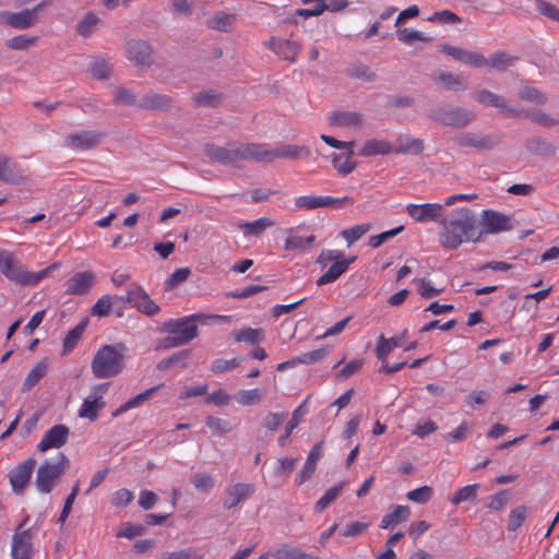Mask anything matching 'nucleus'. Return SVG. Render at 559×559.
Masks as SVG:
<instances>
[{
	"label": "nucleus",
	"mask_w": 559,
	"mask_h": 559,
	"mask_svg": "<svg viewBox=\"0 0 559 559\" xmlns=\"http://www.w3.org/2000/svg\"><path fill=\"white\" fill-rule=\"evenodd\" d=\"M440 225L439 243L448 250H455L464 242H476L481 237L477 230L476 215L466 206L455 209L447 216L442 215Z\"/></svg>",
	"instance_id": "f257e3e1"
},
{
	"label": "nucleus",
	"mask_w": 559,
	"mask_h": 559,
	"mask_svg": "<svg viewBox=\"0 0 559 559\" xmlns=\"http://www.w3.org/2000/svg\"><path fill=\"white\" fill-rule=\"evenodd\" d=\"M60 267V262H55L38 272L28 271L25 265L7 250H0V272L10 282L20 286H35L46 278L51 272Z\"/></svg>",
	"instance_id": "f03ea898"
},
{
	"label": "nucleus",
	"mask_w": 559,
	"mask_h": 559,
	"mask_svg": "<svg viewBox=\"0 0 559 559\" xmlns=\"http://www.w3.org/2000/svg\"><path fill=\"white\" fill-rule=\"evenodd\" d=\"M126 346L122 343L104 345L95 353L91 369L96 379L118 376L124 368Z\"/></svg>",
	"instance_id": "7ed1b4c3"
},
{
	"label": "nucleus",
	"mask_w": 559,
	"mask_h": 559,
	"mask_svg": "<svg viewBox=\"0 0 559 559\" xmlns=\"http://www.w3.org/2000/svg\"><path fill=\"white\" fill-rule=\"evenodd\" d=\"M259 150L260 144L255 143L230 144L226 147L215 144L205 146L209 158L231 167H240L246 160L259 162Z\"/></svg>",
	"instance_id": "20e7f679"
},
{
	"label": "nucleus",
	"mask_w": 559,
	"mask_h": 559,
	"mask_svg": "<svg viewBox=\"0 0 559 559\" xmlns=\"http://www.w3.org/2000/svg\"><path fill=\"white\" fill-rule=\"evenodd\" d=\"M356 257L346 258L345 253L336 249H323L318 255L316 263L326 271L317 280L318 286H324L337 281L345 274L349 265L355 262Z\"/></svg>",
	"instance_id": "39448f33"
},
{
	"label": "nucleus",
	"mask_w": 559,
	"mask_h": 559,
	"mask_svg": "<svg viewBox=\"0 0 559 559\" xmlns=\"http://www.w3.org/2000/svg\"><path fill=\"white\" fill-rule=\"evenodd\" d=\"M205 314L195 313L180 319H170L164 323V331L169 334L165 340L166 346L176 347L188 344L198 336L197 321H202Z\"/></svg>",
	"instance_id": "423d86ee"
},
{
	"label": "nucleus",
	"mask_w": 559,
	"mask_h": 559,
	"mask_svg": "<svg viewBox=\"0 0 559 559\" xmlns=\"http://www.w3.org/2000/svg\"><path fill=\"white\" fill-rule=\"evenodd\" d=\"M69 465V459L61 452L52 459L45 460L36 472L35 485L37 490L41 493H49L66 474Z\"/></svg>",
	"instance_id": "0eeeda50"
},
{
	"label": "nucleus",
	"mask_w": 559,
	"mask_h": 559,
	"mask_svg": "<svg viewBox=\"0 0 559 559\" xmlns=\"http://www.w3.org/2000/svg\"><path fill=\"white\" fill-rule=\"evenodd\" d=\"M122 302H129L145 316L153 317L160 310L159 306L148 296L144 288L135 283L127 287L126 295L120 296Z\"/></svg>",
	"instance_id": "6e6552de"
},
{
	"label": "nucleus",
	"mask_w": 559,
	"mask_h": 559,
	"mask_svg": "<svg viewBox=\"0 0 559 559\" xmlns=\"http://www.w3.org/2000/svg\"><path fill=\"white\" fill-rule=\"evenodd\" d=\"M109 383H99L91 389L88 396L83 401L79 408V417L94 421L98 418L99 412L106 406L104 395L108 390Z\"/></svg>",
	"instance_id": "1a4fd4ad"
},
{
	"label": "nucleus",
	"mask_w": 559,
	"mask_h": 559,
	"mask_svg": "<svg viewBox=\"0 0 559 559\" xmlns=\"http://www.w3.org/2000/svg\"><path fill=\"white\" fill-rule=\"evenodd\" d=\"M429 117L444 126L464 127L474 118V114L463 108H439L432 110Z\"/></svg>",
	"instance_id": "9d476101"
},
{
	"label": "nucleus",
	"mask_w": 559,
	"mask_h": 559,
	"mask_svg": "<svg viewBox=\"0 0 559 559\" xmlns=\"http://www.w3.org/2000/svg\"><path fill=\"white\" fill-rule=\"evenodd\" d=\"M444 205L440 203H424L406 205V213L416 223L437 222L442 218Z\"/></svg>",
	"instance_id": "9b49d317"
},
{
	"label": "nucleus",
	"mask_w": 559,
	"mask_h": 559,
	"mask_svg": "<svg viewBox=\"0 0 559 559\" xmlns=\"http://www.w3.org/2000/svg\"><path fill=\"white\" fill-rule=\"evenodd\" d=\"M103 136V133L94 130L78 131L66 136L64 146L75 151H88L95 148Z\"/></svg>",
	"instance_id": "f8f14e48"
},
{
	"label": "nucleus",
	"mask_w": 559,
	"mask_h": 559,
	"mask_svg": "<svg viewBox=\"0 0 559 559\" xmlns=\"http://www.w3.org/2000/svg\"><path fill=\"white\" fill-rule=\"evenodd\" d=\"M35 466V459L29 457L20 463L10 472L9 480L13 492H15L16 495H22L24 492L25 487L31 480Z\"/></svg>",
	"instance_id": "ddd939ff"
},
{
	"label": "nucleus",
	"mask_w": 559,
	"mask_h": 559,
	"mask_svg": "<svg viewBox=\"0 0 559 559\" xmlns=\"http://www.w3.org/2000/svg\"><path fill=\"white\" fill-rule=\"evenodd\" d=\"M305 154H310L309 148L299 145H283L275 150H269L266 145L260 144L259 162H272L275 158L295 159Z\"/></svg>",
	"instance_id": "4468645a"
},
{
	"label": "nucleus",
	"mask_w": 559,
	"mask_h": 559,
	"mask_svg": "<svg viewBox=\"0 0 559 559\" xmlns=\"http://www.w3.org/2000/svg\"><path fill=\"white\" fill-rule=\"evenodd\" d=\"M480 224L483 227L481 234L484 233L486 235L498 234L512 228L509 216L492 210H484L481 212Z\"/></svg>",
	"instance_id": "2eb2a0df"
},
{
	"label": "nucleus",
	"mask_w": 559,
	"mask_h": 559,
	"mask_svg": "<svg viewBox=\"0 0 559 559\" xmlns=\"http://www.w3.org/2000/svg\"><path fill=\"white\" fill-rule=\"evenodd\" d=\"M69 435L70 430L66 425H55L45 432L37 444V449L40 452H46L50 449H59L67 443Z\"/></svg>",
	"instance_id": "dca6fc26"
},
{
	"label": "nucleus",
	"mask_w": 559,
	"mask_h": 559,
	"mask_svg": "<svg viewBox=\"0 0 559 559\" xmlns=\"http://www.w3.org/2000/svg\"><path fill=\"white\" fill-rule=\"evenodd\" d=\"M265 46L278 58L289 62H295L301 51V46L297 41L280 37H271L270 40L265 43Z\"/></svg>",
	"instance_id": "f3484780"
},
{
	"label": "nucleus",
	"mask_w": 559,
	"mask_h": 559,
	"mask_svg": "<svg viewBox=\"0 0 559 559\" xmlns=\"http://www.w3.org/2000/svg\"><path fill=\"white\" fill-rule=\"evenodd\" d=\"M25 519L16 528L12 539V557L14 559H29L32 555V534L29 530H24Z\"/></svg>",
	"instance_id": "a211bd4d"
},
{
	"label": "nucleus",
	"mask_w": 559,
	"mask_h": 559,
	"mask_svg": "<svg viewBox=\"0 0 559 559\" xmlns=\"http://www.w3.org/2000/svg\"><path fill=\"white\" fill-rule=\"evenodd\" d=\"M40 8L41 4H38L32 9L9 12L4 15V23L15 29H27L37 22V12Z\"/></svg>",
	"instance_id": "6ab92c4d"
},
{
	"label": "nucleus",
	"mask_w": 559,
	"mask_h": 559,
	"mask_svg": "<svg viewBox=\"0 0 559 559\" xmlns=\"http://www.w3.org/2000/svg\"><path fill=\"white\" fill-rule=\"evenodd\" d=\"M96 281L95 275L90 272H78L70 277L67 283V294L69 295H85L94 286Z\"/></svg>",
	"instance_id": "aec40b11"
},
{
	"label": "nucleus",
	"mask_w": 559,
	"mask_h": 559,
	"mask_svg": "<svg viewBox=\"0 0 559 559\" xmlns=\"http://www.w3.org/2000/svg\"><path fill=\"white\" fill-rule=\"evenodd\" d=\"M225 492L224 508L229 510L249 498L254 492V487L250 484L238 483L228 486Z\"/></svg>",
	"instance_id": "412c9836"
},
{
	"label": "nucleus",
	"mask_w": 559,
	"mask_h": 559,
	"mask_svg": "<svg viewBox=\"0 0 559 559\" xmlns=\"http://www.w3.org/2000/svg\"><path fill=\"white\" fill-rule=\"evenodd\" d=\"M152 49L150 45L142 40H130L127 44V57L138 66L151 63Z\"/></svg>",
	"instance_id": "4be33fe9"
},
{
	"label": "nucleus",
	"mask_w": 559,
	"mask_h": 559,
	"mask_svg": "<svg viewBox=\"0 0 559 559\" xmlns=\"http://www.w3.org/2000/svg\"><path fill=\"white\" fill-rule=\"evenodd\" d=\"M322 447H323V442H318L310 450L302 469L299 472V474L296 477V483L298 485H302L304 483L309 480L311 478V476L313 475V473L316 472L317 463L320 460V457L322 456Z\"/></svg>",
	"instance_id": "5701e85b"
},
{
	"label": "nucleus",
	"mask_w": 559,
	"mask_h": 559,
	"mask_svg": "<svg viewBox=\"0 0 559 559\" xmlns=\"http://www.w3.org/2000/svg\"><path fill=\"white\" fill-rule=\"evenodd\" d=\"M330 124L360 129L364 124V116L356 111H334L330 116Z\"/></svg>",
	"instance_id": "b1692460"
},
{
	"label": "nucleus",
	"mask_w": 559,
	"mask_h": 559,
	"mask_svg": "<svg viewBox=\"0 0 559 559\" xmlns=\"http://www.w3.org/2000/svg\"><path fill=\"white\" fill-rule=\"evenodd\" d=\"M173 100L169 96L156 93H148L140 98L138 106L142 109L167 110L171 107Z\"/></svg>",
	"instance_id": "393cba45"
},
{
	"label": "nucleus",
	"mask_w": 559,
	"mask_h": 559,
	"mask_svg": "<svg viewBox=\"0 0 559 559\" xmlns=\"http://www.w3.org/2000/svg\"><path fill=\"white\" fill-rule=\"evenodd\" d=\"M393 151L389 141L370 139L367 140L361 148L358 151L359 156L370 157L376 155H388Z\"/></svg>",
	"instance_id": "a878e982"
},
{
	"label": "nucleus",
	"mask_w": 559,
	"mask_h": 559,
	"mask_svg": "<svg viewBox=\"0 0 559 559\" xmlns=\"http://www.w3.org/2000/svg\"><path fill=\"white\" fill-rule=\"evenodd\" d=\"M406 331L401 336L386 338L381 335L376 345V357L384 362L386 361L388 356L393 352L394 348L401 346L403 344Z\"/></svg>",
	"instance_id": "bb28decb"
},
{
	"label": "nucleus",
	"mask_w": 559,
	"mask_h": 559,
	"mask_svg": "<svg viewBox=\"0 0 559 559\" xmlns=\"http://www.w3.org/2000/svg\"><path fill=\"white\" fill-rule=\"evenodd\" d=\"M475 99L484 105L492 106L501 111L514 114L515 110L507 105V100L500 95L492 93L488 90H480L476 93Z\"/></svg>",
	"instance_id": "cd10ccee"
},
{
	"label": "nucleus",
	"mask_w": 559,
	"mask_h": 559,
	"mask_svg": "<svg viewBox=\"0 0 559 559\" xmlns=\"http://www.w3.org/2000/svg\"><path fill=\"white\" fill-rule=\"evenodd\" d=\"M411 515L409 507L396 506L390 513L385 514L381 522L380 527L383 530L393 528L397 524L408 520Z\"/></svg>",
	"instance_id": "c85d7f7f"
},
{
	"label": "nucleus",
	"mask_w": 559,
	"mask_h": 559,
	"mask_svg": "<svg viewBox=\"0 0 559 559\" xmlns=\"http://www.w3.org/2000/svg\"><path fill=\"white\" fill-rule=\"evenodd\" d=\"M15 164L10 157L0 153V181L5 183L19 185L23 182V177L15 174Z\"/></svg>",
	"instance_id": "c756f323"
},
{
	"label": "nucleus",
	"mask_w": 559,
	"mask_h": 559,
	"mask_svg": "<svg viewBox=\"0 0 559 559\" xmlns=\"http://www.w3.org/2000/svg\"><path fill=\"white\" fill-rule=\"evenodd\" d=\"M286 231L289 234L284 242V249L286 251H305L316 240L314 235H310L307 237L294 235L292 228L287 229Z\"/></svg>",
	"instance_id": "7c9ffc66"
},
{
	"label": "nucleus",
	"mask_w": 559,
	"mask_h": 559,
	"mask_svg": "<svg viewBox=\"0 0 559 559\" xmlns=\"http://www.w3.org/2000/svg\"><path fill=\"white\" fill-rule=\"evenodd\" d=\"M49 369V361L47 358L41 359L38 361L32 370L27 373L22 389L24 392L29 391L32 388H34L41 378L47 373Z\"/></svg>",
	"instance_id": "2f4dec72"
},
{
	"label": "nucleus",
	"mask_w": 559,
	"mask_h": 559,
	"mask_svg": "<svg viewBox=\"0 0 559 559\" xmlns=\"http://www.w3.org/2000/svg\"><path fill=\"white\" fill-rule=\"evenodd\" d=\"M345 150L346 153L332 155L333 167L344 176L350 174L356 167V164L352 160V156L354 154L353 147H347Z\"/></svg>",
	"instance_id": "473e14b6"
},
{
	"label": "nucleus",
	"mask_w": 559,
	"mask_h": 559,
	"mask_svg": "<svg viewBox=\"0 0 559 559\" xmlns=\"http://www.w3.org/2000/svg\"><path fill=\"white\" fill-rule=\"evenodd\" d=\"M163 384L152 386L147 390H145L142 393H139L134 397L128 400L124 404H122L115 413L114 416H119L124 412H128L129 409H132L134 407H138L139 405L143 404L147 400L152 397V395L162 386Z\"/></svg>",
	"instance_id": "72a5a7b5"
},
{
	"label": "nucleus",
	"mask_w": 559,
	"mask_h": 559,
	"mask_svg": "<svg viewBox=\"0 0 559 559\" xmlns=\"http://www.w3.org/2000/svg\"><path fill=\"white\" fill-rule=\"evenodd\" d=\"M234 21V14L219 11L215 13L210 20H207L206 25L209 28L215 31L227 32L231 28Z\"/></svg>",
	"instance_id": "f704fd0d"
},
{
	"label": "nucleus",
	"mask_w": 559,
	"mask_h": 559,
	"mask_svg": "<svg viewBox=\"0 0 559 559\" xmlns=\"http://www.w3.org/2000/svg\"><path fill=\"white\" fill-rule=\"evenodd\" d=\"M37 36L26 34L16 35L5 41L7 48L16 51H25L37 45Z\"/></svg>",
	"instance_id": "c9c22d12"
},
{
	"label": "nucleus",
	"mask_w": 559,
	"mask_h": 559,
	"mask_svg": "<svg viewBox=\"0 0 559 559\" xmlns=\"http://www.w3.org/2000/svg\"><path fill=\"white\" fill-rule=\"evenodd\" d=\"M86 329V321L80 322L75 328L70 330L63 338L62 354L67 355L72 352L78 343L80 342L84 331Z\"/></svg>",
	"instance_id": "e433bc0d"
},
{
	"label": "nucleus",
	"mask_w": 559,
	"mask_h": 559,
	"mask_svg": "<svg viewBox=\"0 0 559 559\" xmlns=\"http://www.w3.org/2000/svg\"><path fill=\"white\" fill-rule=\"evenodd\" d=\"M236 342H243L255 345L264 340V331L262 329L246 328L234 333Z\"/></svg>",
	"instance_id": "4c0bfd02"
},
{
	"label": "nucleus",
	"mask_w": 559,
	"mask_h": 559,
	"mask_svg": "<svg viewBox=\"0 0 559 559\" xmlns=\"http://www.w3.org/2000/svg\"><path fill=\"white\" fill-rule=\"evenodd\" d=\"M274 223L267 217H260L253 222H248L239 225V228L246 236H259L266 228L272 227Z\"/></svg>",
	"instance_id": "58836bf2"
},
{
	"label": "nucleus",
	"mask_w": 559,
	"mask_h": 559,
	"mask_svg": "<svg viewBox=\"0 0 559 559\" xmlns=\"http://www.w3.org/2000/svg\"><path fill=\"white\" fill-rule=\"evenodd\" d=\"M515 60V57H512L507 52L499 51L492 53L488 59L486 58V67H490L498 71H504L511 67Z\"/></svg>",
	"instance_id": "ea45409f"
},
{
	"label": "nucleus",
	"mask_w": 559,
	"mask_h": 559,
	"mask_svg": "<svg viewBox=\"0 0 559 559\" xmlns=\"http://www.w3.org/2000/svg\"><path fill=\"white\" fill-rule=\"evenodd\" d=\"M433 81L447 90L459 91L464 88L462 78L451 72H441L433 78Z\"/></svg>",
	"instance_id": "a19ab883"
},
{
	"label": "nucleus",
	"mask_w": 559,
	"mask_h": 559,
	"mask_svg": "<svg viewBox=\"0 0 559 559\" xmlns=\"http://www.w3.org/2000/svg\"><path fill=\"white\" fill-rule=\"evenodd\" d=\"M344 483H340L329 488L324 495L317 501L316 510L318 512L324 511L344 490Z\"/></svg>",
	"instance_id": "79ce46f5"
},
{
	"label": "nucleus",
	"mask_w": 559,
	"mask_h": 559,
	"mask_svg": "<svg viewBox=\"0 0 559 559\" xmlns=\"http://www.w3.org/2000/svg\"><path fill=\"white\" fill-rule=\"evenodd\" d=\"M479 484L467 485L460 488L453 497L450 498L452 504L457 506L462 502L474 501L477 498Z\"/></svg>",
	"instance_id": "37998d69"
},
{
	"label": "nucleus",
	"mask_w": 559,
	"mask_h": 559,
	"mask_svg": "<svg viewBox=\"0 0 559 559\" xmlns=\"http://www.w3.org/2000/svg\"><path fill=\"white\" fill-rule=\"evenodd\" d=\"M370 228L371 225L368 223L358 224L342 230L341 236L346 240L347 246L349 247L350 245L359 240L364 235H366L370 230Z\"/></svg>",
	"instance_id": "c03bdc74"
},
{
	"label": "nucleus",
	"mask_w": 559,
	"mask_h": 559,
	"mask_svg": "<svg viewBox=\"0 0 559 559\" xmlns=\"http://www.w3.org/2000/svg\"><path fill=\"white\" fill-rule=\"evenodd\" d=\"M263 396L264 392L258 388L250 390H240L236 395V401L238 404L242 406H249L258 404Z\"/></svg>",
	"instance_id": "a18cd8bd"
},
{
	"label": "nucleus",
	"mask_w": 559,
	"mask_h": 559,
	"mask_svg": "<svg viewBox=\"0 0 559 559\" xmlns=\"http://www.w3.org/2000/svg\"><path fill=\"white\" fill-rule=\"evenodd\" d=\"M457 144L462 147H476L487 150L491 147L490 140L487 138H477L474 134L466 133L457 139Z\"/></svg>",
	"instance_id": "49530a36"
},
{
	"label": "nucleus",
	"mask_w": 559,
	"mask_h": 559,
	"mask_svg": "<svg viewBox=\"0 0 559 559\" xmlns=\"http://www.w3.org/2000/svg\"><path fill=\"white\" fill-rule=\"evenodd\" d=\"M159 559H203V555L195 548L188 547L176 551L164 552Z\"/></svg>",
	"instance_id": "de8ad7c7"
},
{
	"label": "nucleus",
	"mask_w": 559,
	"mask_h": 559,
	"mask_svg": "<svg viewBox=\"0 0 559 559\" xmlns=\"http://www.w3.org/2000/svg\"><path fill=\"white\" fill-rule=\"evenodd\" d=\"M191 274L189 267L177 269L165 282V286L168 290H173L181 283L186 282Z\"/></svg>",
	"instance_id": "09e8293b"
},
{
	"label": "nucleus",
	"mask_w": 559,
	"mask_h": 559,
	"mask_svg": "<svg viewBox=\"0 0 559 559\" xmlns=\"http://www.w3.org/2000/svg\"><path fill=\"white\" fill-rule=\"evenodd\" d=\"M527 515V508L525 506H520L513 509L509 515L508 530L516 531L525 521Z\"/></svg>",
	"instance_id": "8fccbe9b"
},
{
	"label": "nucleus",
	"mask_w": 559,
	"mask_h": 559,
	"mask_svg": "<svg viewBox=\"0 0 559 559\" xmlns=\"http://www.w3.org/2000/svg\"><path fill=\"white\" fill-rule=\"evenodd\" d=\"M397 39L406 45H412L414 41H427L428 38L423 33L412 28H400L396 32Z\"/></svg>",
	"instance_id": "3c124183"
},
{
	"label": "nucleus",
	"mask_w": 559,
	"mask_h": 559,
	"mask_svg": "<svg viewBox=\"0 0 559 559\" xmlns=\"http://www.w3.org/2000/svg\"><path fill=\"white\" fill-rule=\"evenodd\" d=\"M400 147L396 152H414L420 153L424 148V143L419 139L409 138L407 135L400 136L399 139Z\"/></svg>",
	"instance_id": "603ef678"
},
{
	"label": "nucleus",
	"mask_w": 559,
	"mask_h": 559,
	"mask_svg": "<svg viewBox=\"0 0 559 559\" xmlns=\"http://www.w3.org/2000/svg\"><path fill=\"white\" fill-rule=\"evenodd\" d=\"M295 206L299 210L311 211L321 207L320 195H300L295 199Z\"/></svg>",
	"instance_id": "864d4df0"
},
{
	"label": "nucleus",
	"mask_w": 559,
	"mask_h": 559,
	"mask_svg": "<svg viewBox=\"0 0 559 559\" xmlns=\"http://www.w3.org/2000/svg\"><path fill=\"white\" fill-rule=\"evenodd\" d=\"M99 23V19L94 13H87L78 25V33L84 37L92 34L96 25Z\"/></svg>",
	"instance_id": "5fc2aeb1"
},
{
	"label": "nucleus",
	"mask_w": 559,
	"mask_h": 559,
	"mask_svg": "<svg viewBox=\"0 0 559 559\" xmlns=\"http://www.w3.org/2000/svg\"><path fill=\"white\" fill-rule=\"evenodd\" d=\"M433 490L430 486H421L407 492L408 500L417 503H426L431 499Z\"/></svg>",
	"instance_id": "6e6d98bb"
},
{
	"label": "nucleus",
	"mask_w": 559,
	"mask_h": 559,
	"mask_svg": "<svg viewBox=\"0 0 559 559\" xmlns=\"http://www.w3.org/2000/svg\"><path fill=\"white\" fill-rule=\"evenodd\" d=\"M205 425L217 435H225L231 430L229 421L218 417L209 416L205 419Z\"/></svg>",
	"instance_id": "4d7b16f0"
},
{
	"label": "nucleus",
	"mask_w": 559,
	"mask_h": 559,
	"mask_svg": "<svg viewBox=\"0 0 559 559\" xmlns=\"http://www.w3.org/2000/svg\"><path fill=\"white\" fill-rule=\"evenodd\" d=\"M415 283L418 284L420 296L426 299L437 297L443 292V288L433 287L431 281L426 278L415 280Z\"/></svg>",
	"instance_id": "13d9d810"
},
{
	"label": "nucleus",
	"mask_w": 559,
	"mask_h": 559,
	"mask_svg": "<svg viewBox=\"0 0 559 559\" xmlns=\"http://www.w3.org/2000/svg\"><path fill=\"white\" fill-rule=\"evenodd\" d=\"M368 526L369 525L367 523L358 521L352 522L347 524L344 528L340 530L338 535L343 537H357L362 535L367 531Z\"/></svg>",
	"instance_id": "bf43d9fd"
},
{
	"label": "nucleus",
	"mask_w": 559,
	"mask_h": 559,
	"mask_svg": "<svg viewBox=\"0 0 559 559\" xmlns=\"http://www.w3.org/2000/svg\"><path fill=\"white\" fill-rule=\"evenodd\" d=\"M404 229L403 226H397L393 229H390V230H386V231H383L379 235H374V236H371L369 238V241H368V245L371 247V248H378L380 247L382 243H384L385 241H388L390 238L396 236L397 234H400L402 230Z\"/></svg>",
	"instance_id": "052dcab7"
},
{
	"label": "nucleus",
	"mask_w": 559,
	"mask_h": 559,
	"mask_svg": "<svg viewBox=\"0 0 559 559\" xmlns=\"http://www.w3.org/2000/svg\"><path fill=\"white\" fill-rule=\"evenodd\" d=\"M112 307V298L109 295L102 296L93 306L92 313L98 317L108 316Z\"/></svg>",
	"instance_id": "680f3d73"
},
{
	"label": "nucleus",
	"mask_w": 559,
	"mask_h": 559,
	"mask_svg": "<svg viewBox=\"0 0 559 559\" xmlns=\"http://www.w3.org/2000/svg\"><path fill=\"white\" fill-rule=\"evenodd\" d=\"M536 9L540 14L559 22V10L550 2L545 0H536Z\"/></svg>",
	"instance_id": "e2e57ef3"
},
{
	"label": "nucleus",
	"mask_w": 559,
	"mask_h": 559,
	"mask_svg": "<svg viewBox=\"0 0 559 559\" xmlns=\"http://www.w3.org/2000/svg\"><path fill=\"white\" fill-rule=\"evenodd\" d=\"M238 365H239L238 358H233L229 360L217 358V359L213 360V362L211 365V370L214 373H223L227 370H231V369L236 368Z\"/></svg>",
	"instance_id": "0e129e2a"
},
{
	"label": "nucleus",
	"mask_w": 559,
	"mask_h": 559,
	"mask_svg": "<svg viewBox=\"0 0 559 559\" xmlns=\"http://www.w3.org/2000/svg\"><path fill=\"white\" fill-rule=\"evenodd\" d=\"M91 72L94 78L105 80L109 78L110 68L108 63L103 59H96L91 64Z\"/></svg>",
	"instance_id": "69168bd1"
},
{
	"label": "nucleus",
	"mask_w": 559,
	"mask_h": 559,
	"mask_svg": "<svg viewBox=\"0 0 559 559\" xmlns=\"http://www.w3.org/2000/svg\"><path fill=\"white\" fill-rule=\"evenodd\" d=\"M192 484L199 491L206 492L214 487V479L207 474H197L192 479Z\"/></svg>",
	"instance_id": "338daca9"
},
{
	"label": "nucleus",
	"mask_w": 559,
	"mask_h": 559,
	"mask_svg": "<svg viewBox=\"0 0 559 559\" xmlns=\"http://www.w3.org/2000/svg\"><path fill=\"white\" fill-rule=\"evenodd\" d=\"M299 548L284 544L280 546L274 552L273 558L275 559H297Z\"/></svg>",
	"instance_id": "774afa93"
}]
</instances>
